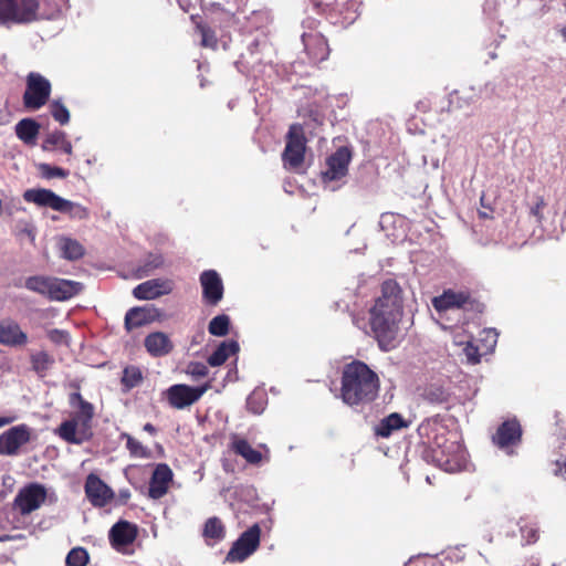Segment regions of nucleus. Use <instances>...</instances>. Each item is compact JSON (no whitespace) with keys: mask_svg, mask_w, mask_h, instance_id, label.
I'll list each match as a JSON object with an SVG mask.
<instances>
[{"mask_svg":"<svg viewBox=\"0 0 566 566\" xmlns=\"http://www.w3.org/2000/svg\"><path fill=\"white\" fill-rule=\"evenodd\" d=\"M403 314V297L400 285L394 280L381 284V294L370 310V326L379 346L388 350L398 336Z\"/></svg>","mask_w":566,"mask_h":566,"instance_id":"nucleus-1","label":"nucleus"},{"mask_svg":"<svg viewBox=\"0 0 566 566\" xmlns=\"http://www.w3.org/2000/svg\"><path fill=\"white\" fill-rule=\"evenodd\" d=\"M239 343L228 339L219 344L216 350L208 357V364L212 367L221 366L231 355L239 352Z\"/></svg>","mask_w":566,"mask_h":566,"instance_id":"nucleus-27","label":"nucleus"},{"mask_svg":"<svg viewBox=\"0 0 566 566\" xmlns=\"http://www.w3.org/2000/svg\"><path fill=\"white\" fill-rule=\"evenodd\" d=\"M38 170L42 178L52 179V178H66L69 176V171L56 166H51L45 163H41L38 165Z\"/></svg>","mask_w":566,"mask_h":566,"instance_id":"nucleus-39","label":"nucleus"},{"mask_svg":"<svg viewBox=\"0 0 566 566\" xmlns=\"http://www.w3.org/2000/svg\"><path fill=\"white\" fill-rule=\"evenodd\" d=\"M45 497V488L39 483H31L19 491L14 499V505L22 515H27L38 510Z\"/></svg>","mask_w":566,"mask_h":566,"instance_id":"nucleus-12","label":"nucleus"},{"mask_svg":"<svg viewBox=\"0 0 566 566\" xmlns=\"http://www.w3.org/2000/svg\"><path fill=\"white\" fill-rule=\"evenodd\" d=\"M40 132V125L33 118H23L15 125V134L27 145H34Z\"/></svg>","mask_w":566,"mask_h":566,"instance_id":"nucleus-28","label":"nucleus"},{"mask_svg":"<svg viewBox=\"0 0 566 566\" xmlns=\"http://www.w3.org/2000/svg\"><path fill=\"white\" fill-rule=\"evenodd\" d=\"M202 294L211 305L218 304L223 296V284L220 275L214 270L203 271L200 275Z\"/></svg>","mask_w":566,"mask_h":566,"instance_id":"nucleus-18","label":"nucleus"},{"mask_svg":"<svg viewBox=\"0 0 566 566\" xmlns=\"http://www.w3.org/2000/svg\"><path fill=\"white\" fill-rule=\"evenodd\" d=\"M481 217L486 218L488 214L485 212H480Z\"/></svg>","mask_w":566,"mask_h":566,"instance_id":"nucleus-61","label":"nucleus"},{"mask_svg":"<svg viewBox=\"0 0 566 566\" xmlns=\"http://www.w3.org/2000/svg\"><path fill=\"white\" fill-rule=\"evenodd\" d=\"M44 18L38 0H0V24L29 23Z\"/></svg>","mask_w":566,"mask_h":566,"instance_id":"nucleus-6","label":"nucleus"},{"mask_svg":"<svg viewBox=\"0 0 566 566\" xmlns=\"http://www.w3.org/2000/svg\"><path fill=\"white\" fill-rule=\"evenodd\" d=\"M28 343V335L12 319L0 322V344L9 347H21Z\"/></svg>","mask_w":566,"mask_h":566,"instance_id":"nucleus-23","label":"nucleus"},{"mask_svg":"<svg viewBox=\"0 0 566 566\" xmlns=\"http://www.w3.org/2000/svg\"><path fill=\"white\" fill-rule=\"evenodd\" d=\"M408 427L401 415L392 412L381 419L374 428L375 434L380 438H389L391 433L401 428Z\"/></svg>","mask_w":566,"mask_h":566,"instance_id":"nucleus-26","label":"nucleus"},{"mask_svg":"<svg viewBox=\"0 0 566 566\" xmlns=\"http://www.w3.org/2000/svg\"><path fill=\"white\" fill-rule=\"evenodd\" d=\"M230 318L226 314L213 317L208 326V331L213 336H226L229 333Z\"/></svg>","mask_w":566,"mask_h":566,"instance_id":"nucleus-36","label":"nucleus"},{"mask_svg":"<svg viewBox=\"0 0 566 566\" xmlns=\"http://www.w3.org/2000/svg\"><path fill=\"white\" fill-rule=\"evenodd\" d=\"M122 439L126 440V448L129 451L130 457L138 459H149L151 457V451L130 434L123 433Z\"/></svg>","mask_w":566,"mask_h":566,"instance_id":"nucleus-33","label":"nucleus"},{"mask_svg":"<svg viewBox=\"0 0 566 566\" xmlns=\"http://www.w3.org/2000/svg\"><path fill=\"white\" fill-rule=\"evenodd\" d=\"M51 94V83L48 78L36 72L27 76V88L23 94V104L29 109H40L44 106Z\"/></svg>","mask_w":566,"mask_h":566,"instance_id":"nucleus-8","label":"nucleus"},{"mask_svg":"<svg viewBox=\"0 0 566 566\" xmlns=\"http://www.w3.org/2000/svg\"><path fill=\"white\" fill-rule=\"evenodd\" d=\"M23 199L27 202L34 203L39 207L51 208L57 212L63 209L62 205H64V198L45 188H32L25 190Z\"/></svg>","mask_w":566,"mask_h":566,"instance_id":"nucleus-16","label":"nucleus"},{"mask_svg":"<svg viewBox=\"0 0 566 566\" xmlns=\"http://www.w3.org/2000/svg\"><path fill=\"white\" fill-rule=\"evenodd\" d=\"M484 338L482 340L485 342L486 349H493L497 342V332L494 328H489L483 331Z\"/></svg>","mask_w":566,"mask_h":566,"instance_id":"nucleus-47","label":"nucleus"},{"mask_svg":"<svg viewBox=\"0 0 566 566\" xmlns=\"http://www.w3.org/2000/svg\"><path fill=\"white\" fill-rule=\"evenodd\" d=\"M491 57L495 59L496 57L495 53H491Z\"/></svg>","mask_w":566,"mask_h":566,"instance_id":"nucleus-62","label":"nucleus"},{"mask_svg":"<svg viewBox=\"0 0 566 566\" xmlns=\"http://www.w3.org/2000/svg\"><path fill=\"white\" fill-rule=\"evenodd\" d=\"M144 345L147 352L154 357L168 355L172 349V343L167 334L155 332L146 336Z\"/></svg>","mask_w":566,"mask_h":566,"instance_id":"nucleus-25","label":"nucleus"},{"mask_svg":"<svg viewBox=\"0 0 566 566\" xmlns=\"http://www.w3.org/2000/svg\"><path fill=\"white\" fill-rule=\"evenodd\" d=\"M171 469L165 463L157 464L149 482V497L154 500L163 497L168 491V484L171 481Z\"/></svg>","mask_w":566,"mask_h":566,"instance_id":"nucleus-20","label":"nucleus"},{"mask_svg":"<svg viewBox=\"0 0 566 566\" xmlns=\"http://www.w3.org/2000/svg\"><path fill=\"white\" fill-rule=\"evenodd\" d=\"M94 417V407L86 400H81L77 410L72 418L63 421L59 429V436L66 442L82 444L88 441L92 436V420Z\"/></svg>","mask_w":566,"mask_h":566,"instance_id":"nucleus-5","label":"nucleus"},{"mask_svg":"<svg viewBox=\"0 0 566 566\" xmlns=\"http://www.w3.org/2000/svg\"><path fill=\"white\" fill-rule=\"evenodd\" d=\"M305 138L301 125H292L286 136V145L282 154L284 167L298 171L304 161Z\"/></svg>","mask_w":566,"mask_h":566,"instance_id":"nucleus-7","label":"nucleus"},{"mask_svg":"<svg viewBox=\"0 0 566 566\" xmlns=\"http://www.w3.org/2000/svg\"><path fill=\"white\" fill-rule=\"evenodd\" d=\"M202 536L207 542L210 539L214 543L221 542L226 537V528L221 520L217 516L209 517L203 525Z\"/></svg>","mask_w":566,"mask_h":566,"instance_id":"nucleus-31","label":"nucleus"},{"mask_svg":"<svg viewBox=\"0 0 566 566\" xmlns=\"http://www.w3.org/2000/svg\"><path fill=\"white\" fill-rule=\"evenodd\" d=\"M522 545H531L538 541L539 528L537 526H520Z\"/></svg>","mask_w":566,"mask_h":566,"instance_id":"nucleus-43","label":"nucleus"},{"mask_svg":"<svg viewBox=\"0 0 566 566\" xmlns=\"http://www.w3.org/2000/svg\"><path fill=\"white\" fill-rule=\"evenodd\" d=\"M62 256L67 260H77L83 256L84 249L76 240L64 238L61 240Z\"/></svg>","mask_w":566,"mask_h":566,"instance_id":"nucleus-34","label":"nucleus"},{"mask_svg":"<svg viewBox=\"0 0 566 566\" xmlns=\"http://www.w3.org/2000/svg\"><path fill=\"white\" fill-rule=\"evenodd\" d=\"M379 390V379L363 361L347 364L342 376V399L350 406L364 405L373 401Z\"/></svg>","mask_w":566,"mask_h":566,"instance_id":"nucleus-3","label":"nucleus"},{"mask_svg":"<svg viewBox=\"0 0 566 566\" xmlns=\"http://www.w3.org/2000/svg\"><path fill=\"white\" fill-rule=\"evenodd\" d=\"M352 153L348 147H339L326 159V169L322 172L324 182L336 181L348 172Z\"/></svg>","mask_w":566,"mask_h":566,"instance_id":"nucleus-13","label":"nucleus"},{"mask_svg":"<svg viewBox=\"0 0 566 566\" xmlns=\"http://www.w3.org/2000/svg\"><path fill=\"white\" fill-rule=\"evenodd\" d=\"M521 437L522 428L520 422L516 419H510L499 426L493 436V442L500 449L504 450L517 444L521 441Z\"/></svg>","mask_w":566,"mask_h":566,"instance_id":"nucleus-17","label":"nucleus"},{"mask_svg":"<svg viewBox=\"0 0 566 566\" xmlns=\"http://www.w3.org/2000/svg\"><path fill=\"white\" fill-rule=\"evenodd\" d=\"M187 373L196 379L203 378L208 375V367L203 363L193 361L188 365Z\"/></svg>","mask_w":566,"mask_h":566,"instance_id":"nucleus-46","label":"nucleus"},{"mask_svg":"<svg viewBox=\"0 0 566 566\" xmlns=\"http://www.w3.org/2000/svg\"><path fill=\"white\" fill-rule=\"evenodd\" d=\"M144 430L150 434H154L156 432V428L151 423H146L144 426Z\"/></svg>","mask_w":566,"mask_h":566,"instance_id":"nucleus-55","label":"nucleus"},{"mask_svg":"<svg viewBox=\"0 0 566 566\" xmlns=\"http://www.w3.org/2000/svg\"><path fill=\"white\" fill-rule=\"evenodd\" d=\"M464 355L467 357L468 363L475 365L480 361V354L478 347L468 344L464 349Z\"/></svg>","mask_w":566,"mask_h":566,"instance_id":"nucleus-48","label":"nucleus"},{"mask_svg":"<svg viewBox=\"0 0 566 566\" xmlns=\"http://www.w3.org/2000/svg\"><path fill=\"white\" fill-rule=\"evenodd\" d=\"M391 218L390 214H382L381 216V220H380V224H382L387 219Z\"/></svg>","mask_w":566,"mask_h":566,"instance_id":"nucleus-56","label":"nucleus"},{"mask_svg":"<svg viewBox=\"0 0 566 566\" xmlns=\"http://www.w3.org/2000/svg\"><path fill=\"white\" fill-rule=\"evenodd\" d=\"M87 562L88 554L82 547L72 548L65 558L66 566H85Z\"/></svg>","mask_w":566,"mask_h":566,"instance_id":"nucleus-40","label":"nucleus"},{"mask_svg":"<svg viewBox=\"0 0 566 566\" xmlns=\"http://www.w3.org/2000/svg\"><path fill=\"white\" fill-rule=\"evenodd\" d=\"M129 491H122L120 492V496L124 497V499H128L129 497Z\"/></svg>","mask_w":566,"mask_h":566,"instance_id":"nucleus-57","label":"nucleus"},{"mask_svg":"<svg viewBox=\"0 0 566 566\" xmlns=\"http://www.w3.org/2000/svg\"><path fill=\"white\" fill-rule=\"evenodd\" d=\"M20 231H21V233H24L25 235H28L32 241L34 240V238H35L34 229L31 224L25 222L23 228Z\"/></svg>","mask_w":566,"mask_h":566,"instance_id":"nucleus-52","label":"nucleus"},{"mask_svg":"<svg viewBox=\"0 0 566 566\" xmlns=\"http://www.w3.org/2000/svg\"><path fill=\"white\" fill-rule=\"evenodd\" d=\"M432 166H433V168H438L439 167V159H434L432 161Z\"/></svg>","mask_w":566,"mask_h":566,"instance_id":"nucleus-60","label":"nucleus"},{"mask_svg":"<svg viewBox=\"0 0 566 566\" xmlns=\"http://www.w3.org/2000/svg\"><path fill=\"white\" fill-rule=\"evenodd\" d=\"M142 380L143 373L140 368L136 366H127L124 368L122 384L127 390L137 387L142 382Z\"/></svg>","mask_w":566,"mask_h":566,"instance_id":"nucleus-35","label":"nucleus"},{"mask_svg":"<svg viewBox=\"0 0 566 566\" xmlns=\"http://www.w3.org/2000/svg\"><path fill=\"white\" fill-rule=\"evenodd\" d=\"M427 399L433 403L444 402L448 398V394L441 387H431L427 390Z\"/></svg>","mask_w":566,"mask_h":566,"instance_id":"nucleus-45","label":"nucleus"},{"mask_svg":"<svg viewBox=\"0 0 566 566\" xmlns=\"http://www.w3.org/2000/svg\"><path fill=\"white\" fill-rule=\"evenodd\" d=\"M24 287L51 301H66L78 294L83 290V284L52 276L32 275L25 279Z\"/></svg>","mask_w":566,"mask_h":566,"instance_id":"nucleus-4","label":"nucleus"},{"mask_svg":"<svg viewBox=\"0 0 566 566\" xmlns=\"http://www.w3.org/2000/svg\"><path fill=\"white\" fill-rule=\"evenodd\" d=\"M560 34H562L564 41H566V25L560 30Z\"/></svg>","mask_w":566,"mask_h":566,"instance_id":"nucleus-58","label":"nucleus"},{"mask_svg":"<svg viewBox=\"0 0 566 566\" xmlns=\"http://www.w3.org/2000/svg\"><path fill=\"white\" fill-rule=\"evenodd\" d=\"M211 8L216 12H222L229 17H233L235 12L239 10V0H222L212 2Z\"/></svg>","mask_w":566,"mask_h":566,"instance_id":"nucleus-42","label":"nucleus"},{"mask_svg":"<svg viewBox=\"0 0 566 566\" xmlns=\"http://www.w3.org/2000/svg\"><path fill=\"white\" fill-rule=\"evenodd\" d=\"M443 428L436 421L426 420L418 427V433L427 438L430 449L426 451V460L431 461L446 472H458L465 468L468 454L464 446L455 439L444 436Z\"/></svg>","mask_w":566,"mask_h":566,"instance_id":"nucleus-2","label":"nucleus"},{"mask_svg":"<svg viewBox=\"0 0 566 566\" xmlns=\"http://www.w3.org/2000/svg\"><path fill=\"white\" fill-rule=\"evenodd\" d=\"M526 566H539L538 560H531Z\"/></svg>","mask_w":566,"mask_h":566,"instance_id":"nucleus-59","label":"nucleus"},{"mask_svg":"<svg viewBox=\"0 0 566 566\" xmlns=\"http://www.w3.org/2000/svg\"><path fill=\"white\" fill-rule=\"evenodd\" d=\"M232 450L250 464H259L262 460L261 452L253 449L245 439L235 437L232 441Z\"/></svg>","mask_w":566,"mask_h":566,"instance_id":"nucleus-29","label":"nucleus"},{"mask_svg":"<svg viewBox=\"0 0 566 566\" xmlns=\"http://www.w3.org/2000/svg\"><path fill=\"white\" fill-rule=\"evenodd\" d=\"M255 401H256V395H255V394H252V395H250V396L248 397V399H247V406H248V408H249L252 412H254V413H261V412H262V410H263V407H262V405H261V403H259V405H258V402H255Z\"/></svg>","mask_w":566,"mask_h":566,"instance_id":"nucleus-50","label":"nucleus"},{"mask_svg":"<svg viewBox=\"0 0 566 566\" xmlns=\"http://www.w3.org/2000/svg\"><path fill=\"white\" fill-rule=\"evenodd\" d=\"M50 108L52 117L57 123L61 125H66L70 122V112L61 101L54 99L51 103Z\"/></svg>","mask_w":566,"mask_h":566,"instance_id":"nucleus-41","label":"nucleus"},{"mask_svg":"<svg viewBox=\"0 0 566 566\" xmlns=\"http://www.w3.org/2000/svg\"><path fill=\"white\" fill-rule=\"evenodd\" d=\"M302 42L312 63L325 61L329 55V46L323 34L317 32L303 33Z\"/></svg>","mask_w":566,"mask_h":566,"instance_id":"nucleus-15","label":"nucleus"},{"mask_svg":"<svg viewBox=\"0 0 566 566\" xmlns=\"http://www.w3.org/2000/svg\"><path fill=\"white\" fill-rule=\"evenodd\" d=\"M552 566H558V565H556V564H553Z\"/></svg>","mask_w":566,"mask_h":566,"instance_id":"nucleus-63","label":"nucleus"},{"mask_svg":"<svg viewBox=\"0 0 566 566\" xmlns=\"http://www.w3.org/2000/svg\"><path fill=\"white\" fill-rule=\"evenodd\" d=\"M198 29L200 30L201 33V44L203 46H213L216 44L213 33L202 25H198Z\"/></svg>","mask_w":566,"mask_h":566,"instance_id":"nucleus-49","label":"nucleus"},{"mask_svg":"<svg viewBox=\"0 0 566 566\" xmlns=\"http://www.w3.org/2000/svg\"><path fill=\"white\" fill-rule=\"evenodd\" d=\"M31 439V430L27 424L11 427L0 434V455L13 457L22 446Z\"/></svg>","mask_w":566,"mask_h":566,"instance_id":"nucleus-10","label":"nucleus"},{"mask_svg":"<svg viewBox=\"0 0 566 566\" xmlns=\"http://www.w3.org/2000/svg\"><path fill=\"white\" fill-rule=\"evenodd\" d=\"M171 292V283L167 280L153 279L138 284L133 295L138 300H154Z\"/></svg>","mask_w":566,"mask_h":566,"instance_id":"nucleus-21","label":"nucleus"},{"mask_svg":"<svg viewBox=\"0 0 566 566\" xmlns=\"http://www.w3.org/2000/svg\"><path fill=\"white\" fill-rule=\"evenodd\" d=\"M163 263L164 259L160 254H149L145 259L144 264L140 268H138L137 276L142 279L150 275L153 271L161 266Z\"/></svg>","mask_w":566,"mask_h":566,"instance_id":"nucleus-37","label":"nucleus"},{"mask_svg":"<svg viewBox=\"0 0 566 566\" xmlns=\"http://www.w3.org/2000/svg\"><path fill=\"white\" fill-rule=\"evenodd\" d=\"M85 494L94 506H105L114 496L113 490L97 475L90 474L85 482Z\"/></svg>","mask_w":566,"mask_h":566,"instance_id":"nucleus-14","label":"nucleus"},{"mask_svg":"<svg viewBox=\"0 0 566 566\" xmlns=\"http://www.w3.org/2000/svg\"><path fill=\"white\" fill-rule=\"evenodd\" d=\"M62 210H60L61 213H66L71 218L75 219H86L88 217V210L81 206L80 203L70 201L67 199H64V205H62Z\"/></svg>","mask_w":566,"mask_h":566,"instance_id":"nucleus-38","label":"nucleus"},{"mask_svg":"<svg viewBox=\"0 0 566 566\" xmlns=\"http://www.w3.org/2000/svg\"><path fill=\"white\" fill-rule=\"evenodd\" d=\"M468 300L469 295L467 293L448 290L443 294L433 297L432 306L437 312L441 313L453 308H461Z\"/></svg>","mask_w":566,"mask_h":566,"instance_id":"nucleus-24","label":"nucleus"},{"mask_svg":"<svg viewBox=\"0 0 566 566\" xmlns=\"http://www.w3.org/2000/svg\"><path fill=\"white\" fill-rule=\"evenodd\" d=\"M108 536L112 546L116 551L122 552L124 547L135 541L137 527L127 521H119L112 526Z\"/></svg>","mask_w":566,"mask_h":566,"instance_id":"nucleus-19","label":"nucleus"},{"mask_svg":"<svg viewBox=\"0 0 566 566\" xmlns=\"http://www.w3.org/2000/svg\"><path fill=\"white\" fill-rule=\"evenodd\" d=\"M544 206V202L543 200H539L532 209H531V213L535 217H538L539 214V210L543 208Z\"/></svg>","mask_w":566,"mask_h":566,"instance_id":"nucleus-53","label":"nucleus"},{"mask_svg":"<svg viewBox=\"0 0 566 566\" xmlns=\"http://www.w3.org/2000/svg\"><path fill=\"white\" fill-rule=\"evenodd\" d=\"M261 528L253 524L232 544L226 556L228 563H241L251 556L260 545Z\"/></svg>","mask_w":566,"mask_h":566,"instance_id":"nucleus-9","label":"nucleus"},{"mask_svg":"<svg viewBox=\"0 0 566 566\" xmlns=\"http://www.w3.org/2000/svg\"><path fill=\"white\" fill-rule=\"evenodd\" d=\"M208 385L191 387L188 385H172L167 390V399L176 409H184L198 401L208 390Z\"/></svg>","mask_w":566,"mask_h":566,"instance_id":"nucleus-11","label":"nucleus"},{"mask_svg":"<svg viewBox=\"0 0 566 566\" xmlns=\"http://www.w3.org/2000/svg\"><path fill=\"white\" fill-rule=\"evenodd\" d=\"M160 316V311L154 305H146L143 307H133L127 311L125 315V327L127 331L144 326L157 319Z\"/></svg>","mask_w":566,"mask_h":566,"instance_id":"nucleus-22","label":"nucleus"},{"mask_svg":"<svg viewBox=\"0 0 566 566\" xmlns=\"http://www.w3.org/2000/svg\"><path fill=\"white\" fill-rule=\"evenodd\" d=\"M81 400H84L80 392H73L70 395V405L74 408L81 403Z\"/></svg>","mask_w":566,"mask_h":566,"instance_id":"nucleus-51","label":"nucleus"},{"mask_svg":"<svg viewBox=\"0 0 566 566\" xmlns=\"http://www.w3.org/2000/svg\"><path fill=\"white\" fill-rule=\"evenodd\" d=\"M53 146H60L67 155L72 154V144L67 140L66 134L62 130L50 133L42 144L44 150H49Z\"/></svg>","mask_w":566,"mask_h":566,"instance_id":"nucleus-32","label":"nucleus"},{"mask_svg":"<svg viewBox=\"0 0 566 566\" xmlns=\"http://www.w3.org/2000/svg\"><path fill=\"white\" fill-rule=\"evenodd\" d=\"M48 338L55 345H70V335L64 329L53 328L48 332Z\"/></svg>","mask_w":566,"mask_h":566,"instance_id":"nucleus-44","label":"nucleus"},{"mask_svg":"<svg viewBox=\"0 0 566 566\" xmlns=\"http://www.w3.org/2000/svg\"><path fill=\"white\" fill-rule=\"evenodd\" d=\"M13 420L14 418L12 417H0V428L10 424L11 422H13Z\"/></svg>","mask_w":566,"mask_h":566,"instance_id":"nucleus-54","label":"nucleus"},{"mask_svg":"<svg viewBox=\"0 0 566 566\" xmlns=\"http://www.w3.org/2000/svg\"><path fill=\"white\" fill-rule=\"evenodd\" d=\"M30 363L32 370L39 376L44 377L48 370L54 365L55 360L52 355L49 353L41 350L31 354Z\"/></svg>","mask_w":566,"mask_h":566,"instance_id":"nucleus-30","label":"nucleus"}]
</instances>
